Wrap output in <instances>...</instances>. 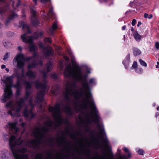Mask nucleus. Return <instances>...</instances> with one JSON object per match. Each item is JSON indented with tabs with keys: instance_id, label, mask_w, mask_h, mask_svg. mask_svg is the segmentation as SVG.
Listing matches in <instances>:
<instances>
[{
	"instance_id": "nucleus-1",
	"label": "nucleus",
	"mask_w": 159,
	"mask_h": 159,
	"mask_svg": "<svg viewBox=\"0 0 159 159\" xmlns=\"http://www.w3.org/2000/svg\"><path fill=\"white\" fill-rule=\"evenodd\" d=\"M52 67L53 65L50 62H48L46 65V69H44L42 71V73L44 78L42 83L39 82V80L35 83L36 89H42L38 93L34 103H33V98L32 97L31 98L29 103L32 108L34 107L35 105L40 103L42 101L43 99L44 95L48 90L49 87L46 86L47 81L45 78L47 77V73L51 71Z\"/></svg>"
},
{
	"instance_id": "nucleus-2",
	"label": "nucleus",
	"mask_w": 159,
	"mask_h": 159,
	"mask_svg": "<svg viewBox=\"0 0 159 159\" xmlns=\"http://www.w3.org/2000/svg\"><path fill=\"white\" fill-rule=\"evenodd\" d=\"M24 84L26 86V96L21 97L16 100L14 103L11 102H8L6 105V107H9L10 109L8 111L7 114L12 116H19L20 112L25 106V102L27 100L31 93L30 89L31 87V83L27 81L24 82Z\"/></svg>"
},
{
	"instance_id": "nucleus-3",
	"label": "nucleus",
	"mask_w": 159,
	"mask_h": 159,
	"mask_svg": "<svg viewBox=\"0 0 159 159\" xmlns=\"http://www.w3.org/2000/svg\"><path fill=\"white\" fill-rule=\"evenodd\" d=\"M13 77L11 75L9 76H4L2 79V85L4 87V93L0 98V101L4 103L10 99L12 97L13 93L11 88L13 86Z\"/></svg>"
},
{
	"instance_id": "nucleus-4",
	"label": "nucleus",
	"mask_w": 159,
	"mask_h": 159,
	"mask_svg": "<svg viewBox=\"0 0 159 159\" xmlns=\"http://www.w3.org/2000/svg\"><path fill=\"white\" fill-rule=\"evenodd\" d=\"M25 59L24 54L22 53L18 54L13 61V65L18 68L22 70L21 73L19 72L17 68L14 69V73L12 75L13 77H16L19 80H23L25 77L23 68L25 64Z\"/></svg>"
},
{
	"instance_id": "nucleus-5",
	"label": "nucleus",
	"mask_w": 159,
	"mask_h": 159,
	"mask_svg": "<svg viewBox=\"0 0 159 159\" xmlns=\"http://www.w3.org/2000/svg\"><path fill=\"white\" fill-rule=\"evenodd\" d=\"M71 63L73 68L72 69L70 64H69L66 66L64 71L65 76L73 78L76 80H81L83 75L81 69L76 65L73 59L71 60Z\"/></svg>"
},
{
	"instance_id": "nucleus-6",
	"label": "nucleus",
	"mask_w": 159,
	"mask_h": 159,
	"mask_svg": "<svg viewBox=\"0 0 159 159\" xmlns=\"http://www.w3.org/2000/svg\"><path fill=\"white\" fill-rule=\"evenodd\" d=\"M19 26L20 27H22L24 32H27V33H24L21 36L23 41L29 44V48L30 52H34L36 47L33 42L32 37L29 36L27 35V33H31L28 26L25 24L24 22L21 21L19 23Z\"/></svg>"
},
{
	"instance_id": "nucleus-7",
	"label": "nucleus",
	"mask_w": 159,
	"mask_h": 159,
	"mask_svg": "<svg viewBox=\"0 0 159 159\" xmlns=\"http://www.w3.org/2000/svg\"><path fill=\"white\" fill-rule=\"evenodd\" d=\"M40 58L38 57L36 53H35L33 57H28L26 59V60H31L32 61V63H29L28 65V68L29 69L35 68L37 67V65L38 64H39L41 65H43V64L41 61L40 60Z\"/></svg>"
},
{
	"instance_id": "nucleus-8",
	"label": "nucleus",
	"mask_w": 159,
	"mask_h": 159,
	"mask_svg": "<svg viewBox=\"0 0 159 159\" xmlns=\"http://www.w3.org/2000/svg\"><path fill=\"white\" fill-rule=\"evenodd\" d=\"M39 48L43 49L44 54L46 56L53 55V50L51 46H48L45 49L44 45L42 43H39Z\"/></svg>"
},
{
	"instance_id": "nucleus-9",
	"label": "nucleus",
	"mask_w": 159,
	"mask_h": 159,
	"mask_svg": "<svg viewBox=\"0 0 159 159\" xmlns=\"http://www.w3.org/2000/svg\"><path fill=\"white\" fill-rule=\"evenodd\" d=\"M16 122L9 123L8 124V127L9 129V133L11 134H16L18 130V129L16 126Z\"/></svg>"
},
{
	"instance_id": "nucleus-10",
	"label": "nucleus",
	"mask_w": 159,
	"mask_h": 159,
	"mask_svg": "<svg viewBox=\"0 0 159 159\" xmlns=\"http://www.w3.org/2000/svg\"><path fill=\"white\" fill-rule=\"evenodd\" d=\"M23 115L27 118L31 119L35 115L32 113V110H28L26 107L23 111Z\"/></svg>"
},
{
	"instance_id": "nucleus-11",
	"label": "nucleus",
	"mask_w": 159,
	"mask_h": 159,
	"mask_svg": "<svg viewBox=\"0 0 159 159\" xmlns=\"http://www.w3.org/2000/svg\"><path fill=\"white\" fill-rule=\"evenodd\" d=\"M11 154L9 151L4 149L1 151V158L2 159H10Z\"/></svg>"
},
{
	"instance_id": "nucleus-12",
	"label": "nucleus",
	"mask_w": 159,
	"mask_h": 159,
	"mask_svg": "<svg viewBox=\"0 0 159 159\" xmlns=\"http://www.w3.org/2000/svg\"><path fill=\"white\" fill-rule=\"evenodd\" d=\"M30 12L32 16L31 20L32 23L35 25H37L38 24V21L35 17L36 15L35 10L32 8L30 10Z\"/></svg>"
},
{
	"instance_id": "nucleus-13",
	"label": "nucleus",
	"mask_w": 159,
	"mask_h": 159,
	"mask_svg": "<svg viewBox=\"0 0 159 159\" xmlns=\"http://www.w3.org/2000/svg\"><path fill=\"white\" fill-rule=\"evenodd\" d=\"M17 15L13 11H12L11 14L10 15L8 18L5 22L6 25H7L10 23L11 20L17 17Z\"/></svg>"
},
{
	"instance_id": "nucleus-14",
	"label": "nucleus",
	"mask_w": 159,
	"mask_h": 159,
	"mask_svg": "<svg viewBox=\"0 0 159 159\" xmlns=\"http://www.w3.org/2000/svg\"><path fill=\"white\" fill-rule=\"evenodd\" d=\"M53 153L50 152L48 153L45 159H53V157L52 156ZM43 155L41 154H38L35 156V159H43Z\"/></svg>"
},
{
	"instance_id": "nucleus-15",
	"label": "nucleus",
	"mask_w": 159,
	"mask_h": 159,
	"mask_svg": "<svg viewBox=\"0 0 159 159\" xmlns=\"http://www.w3.org/2000/svg\"><path fill=\"white\" fill-rule=\"evenodd\" d=\"M60 89V88L59 85H54L52 88L51 91L52 93L54 95H56Z\"/></svg>"
},
{
	"instance_id": "nucleus-16",
	"label": "nucleus",
	"mask_w": 159,
	"mask_h": 159,
	"mask_svg": "<svg viewBox=\"0 0 159 159\" xmlns=\"http://www.w3.org/2000/svg\"><path fill=\"white\" fill-rule=\"evenodd\" d=\"M66 134L70 136L71 138L73 139H75L76 138V135L74 133L70 132L69 128L68 127L65 129Z\"/></svg>"
},
{
	"instance_id": "nucleus-17",
	"label": "nucleus",
	"mask_w": 159,
	"mask_h": 159,
	"mask_svg": "<svg viewBox=\"0 0 159 159\" xmlns=\"http://www.w3.org/2000/svg\"><path fill=\"white\" fill-rule=\"evenodd\" d=\"M26 75L30 78L34 79L36 77V73L29 70L26 73Z\"/></svg>"
},
{
	"instance_id": "nucleus-18",
	"label": "nucleus",
	"mask_w": 159,
	"mask_h": 159,
	"mask_svg": "<svg viewBox=\"0 0 159 159\" xmlns=\"http://www.w3.org/2000/svg\"><path fill=\"white\" fill-rule=\"evenodd\" d=\"M43 32L40 31L39 33L35 32L34 33L33 37L35 39H37L39 37H41L43 36Z\"/></svg>"
},
{
	"instance_id": "nucleus-19",
	"label": "nucleus",
	"mask_w": 159,
	"mask_h": 159,
	"mask_svg": "<svg viewBox=\"0 0 159 159\" xmlns=\"http://www.w3.org/2000/svg\"><path fill=\"white\" fill-rule=\"evenodd\" d=\"M20 0H15L13 1L12 6L14 9L18 7L20 5Z\"/></svg>"
},
{
	"instance_id": "nucleus-20",
	"label": "nucleus",
	"mask_w": 159,
	"mask_h": 159,
	"mask_svg": "<svg viewBox=\"0 0 159 159\" xmlns=\"http://www.w3.org/2000/svg\"><path fill=\"white\" fill-rule=\"evenodd\" d=\"M134 36L137 41H139L141 40V36L136 31L134 32Z\"/></svg>"
},
{
	"instance_id": "nucleus-21",
	"label": "nucleus",
	"mask_w": 159,
	"mask_h": 159,
	"mask_svg": "<svg viewBox=\"0 0 159 159\" xmlns=\"http://www.w3.org/2000/svg\"><path fill=\"white\" fill-rule=\"evenodd\" d=\"M22 80H17L16 84L15 85H13V87H14L16 89H21V83L20 81Z\"/></svg>"
},
{
	"instance_id": "nucleus-22",
	"label": "nucleus",
	"mask_w": 159,
	"mask_h": 159,
	"mask_svg": "<svg viewBox=\"0 0 159 159\" xmlns=\"http://www.w3.org/2000/svg\"><path fill=\"white\" fill-rule=\"evenodd\" d=\"M57 25L56 23L53 24L52 28L50 30V34H53L54 31L57 28Z\"/></svg>"
},
{
	"instance_id": "nucleus-23",
	"label": "nucleus",
	"mask_w": 159,
	"mask_h": 159,
	"mask_svg": "<svg viewBox=\"0 0 159 159\" xmlns=\"http://www.w3.org/2000/svg\"><path fill=\"white\" fill-rule=\"evenodd\" d=\"M133 51L134 55L137 56L140 54V51L136 48H133Z\"/></svg>"
},
{
	"instance_id": "nucleus-24",
	"label": "nucleus",
	"mask_w": 159,
	"mask_h": 159,
	"mask_svg": "<svg viewBox=\"0 0 159 159\" xmlns=\"http://www.w3.org/2000/svg\"><path fill=\"white\" fill-rule=\"evenodd\" d=\"M51 78L56 79L57 78V74L54 72H52L51 74Z\"/></svg>"
},
{
	"instance_id": "nucleus-25",
	"label": "nucleus",
	"mask_w": 159,
	"mask_h": 159,
	"mask_svg": "<svg viewBox=\"0 0 159 159\" xmlns=\"http://www.w3.org/2000/svg\"><path fill=\"white\" fill-rule=\"evenodd\" d=\"M56 155L57 157L56 159H61L63 157V156L58 152L56 153Z\"/></svg>"
},
{
	"instance_id": "nucleus-26",
	"label": "nucleus",
	"mask_w": 159,
	"mask_h": 159,
	"mask_svg": "<svg viewBox=\"0 0 159 159\" xmlns=\"http://www.w3.org/2000/svg\"><path fill=\"white\" fill-rule=\"evenodd\" d=\"M49 0H41L40 2L41 3H44L46 2H47ZM34 2L35 3V5H37V0H33Z\"/></svg>"
},
{
	"instance_id": "nucleus-27",
	"label": "nucleus",
	"mask_w": 159,
	"mask_h": 159,
	"mask_svg": "<svg viewBox=\"0 0 159 159\" xmlns=\"http://www.w3.org/2000/svg\"><path fill=\"white\" fill-rule=\"evenodd\" d=\"M44 41L45 43L48 42L51 43H52V39L49 38H45L44 39Z\"/></svg>"
},
{
	"instance_id": "nucleus-28",
	"label": "nucleus",
	"mask_w": 159,
	"mask_h": 159,
	"mask_svg": "<svg viewBox=\"0 0 159 159\" xmlns=\"http://www.w3.org/2000/svg\"><path fill=\"white\" fill-rule=\"evenodd\" d=\"M124 151H125V152H126V153H128V155L127 157H131L130 153V152H129V150L127 148H124Z\"/></svg>"
},
{
	"instance_id": "nucleus-29",
	"label": "nucleus",
	"mask_w": 159,
	"mask_h": 159,
	"mask_svg": "<svg viewBox=\"0 0 159 159\" xmlns=\"http://www.w3.org/2000/svg\"><path fill=\"white\" fill-rule=\"evenodd\" d=\"M139 62H140V64L141 65H142L143 66H144L145 67H146L147 66V65L145 61H144L140 59L139 60Z\"/></svg>"
},
{
	"instance_id": "nucleus-30",
	"label": "nucleus",
	"mask_w": 159,
	"mask_h": 159,
	"mask_svg": "<svg viewBox=\"0 0 159 159\" xmlns=\"http://www.w3.org/2000/svg\"><path fill=\"white\" fill-rule=\"evenodd\" d=\"M144 16L145 18H148L149 19H150L152 18V16L151 14L148 15V14L145 13Z\"/></svg>"
},
{
	"instance_id": "nucleus-31",
	"label": "nucleus",
	"mask_w": 159,
	"mask_h": 159,
	"mask_svg": "<svg viewBox=\"0 0 159 159\" xmlns=\"http://www.w3.org/2000/svg\"><path fill=\"white\" fill-rule=\"evenodd\" d=\"M16 95L17 96H19L20 95L21 93V89H16Z\"/></svg>"
},
{
	"instance_id": "nucleus-32",
	"label": "nucleus",
	"mask_w": 159,
	"mask_h": 159,
	"mask_svg": "<svg viewBox=\"0 0 159 159\" xmlns=\"http://www.w3.org/2000/svg\"><path fill=\"white\" fill-rule=\"evenodd\" d=\"M54 13L53 11V10L52 9H51L48 13V17H49L50 16H53Z\"/></svg>"
},
{
	"instance_id": "nucleus-33",
	"label": "nucleus",
	"mask_w": 159,
	"mask_h": 159,
	"mask_svg": "<svg viewBox=\"0 0 159 159\" xmlns=\"http://www.w3.org/2000/svg\"><path fill=\"white\" fill-rule=\"evenodd\" d=\"M10 53L9 52H7L5 55L4 56L3 60H4L7 59L9 56Z\"/></svg>"
},
{
	"instance_id": "nucleus-34",
	"label": "nucleus",
	"mask_w": 159,
	"mask_h": 159,
	"mask_svg": "<svg viewBox=\"0 0 159 159\" xmlns=\"http://www.w3.org/2000/svg\"><path fill=\"white\" fill-rule=\"evenodd\" d=\"M11 44L10 43H9V42H5L4 43V46L6 47V48H8L9 46Z\"/></svg>"
},
{
	"instance_id": "nucleus-35",
	"label": "nucleus",
	"mask_w": 159,
	"mask_h": 159,
	"mask_svg": "<svg viewBox=\"0 0 159 159\" xmlns=\"http://www.w3.org/2000/svg\"><path fill=\"white\" fill-rule=\"evenodd\" d=\"M59 67L61 70H62L63 68V65L62 62H60L59 63Z\"/></svg>"
},
{
	"instance_id": "nucleus-36",
	"label": "nucleus",
	"mask_w": 159,
	"mask_h": 159,
	"mask_svg": "<svg viewBox=\"0 0 159 159\" xmlns=\"http://www.w3.org/2000/svg\"><path fill=\"white\" fill-rule=\"evenodd\" d=\"M138 153L139 155H143V150L139 149L138 151Z\"/></svg>"
},
{
	"instance_id": "nucleus-37",
	"label": "nucleus",
	"mask_w": 159,
	"mask_h": 159,
	"mask_svg": "<svg viewBox=\"0 0 159 159\" xmlns=\"http://www.w3.org/2000/svg\"><path fill=\"white\" fill-rule=\"evenodd\" d=\"M136 70V72L138 73H140L142 71V69L141 68H137Z\"/></svg>"
},
{
	"instance_id": "nucleus-38",
	"label": "nucleus",
	"mask_w": 159,
	"mask_h": 159,
	"mask_svg": "<svg viewBox=\"0 0 159 159\" xmlns=\"http://www.w3.org/2000/svg\"><path fill=\"white\" fill-rule=\"evenodd\" d=\"M64 143L65 140H64L60 139L59 140V144L60 146H61L62 144V143Z\"/></svg>"
},
{
	"instance_id": "nucleus-39",
	"label": "nucleus",
	"mask_w": 159,
	"mask_h": 159,
	"mask_svg": "<svg viewBox=\"0 0 159 159\" xmlns=\"http://www.w3.org/2000/svg\"><path fill=\"white\" fill-rule=\"evenodd\" d=\"M155 47L157 49H159V42H156L155 44Z\"/></svg>"
},
{
	"instance_id": "nucleus-40",
	"label": "nucleus",
	"mask_w": 159,
	"mask_h": 159,
	"mask_svg": "<svg viewBox=\"0 0 159 159\" xmlns=\"http://www.w3.org/2000/svg\"><path fill=\"white\" fill-rule=\"evenodd\" d=\"M137 62L136 61H134L132 65V67L134 68H135L137 67Z\"/></svg>"
},
{
	"instance_id": "nucleus-41",
	"label": "nucleus",
	"mask_w": 159,
	"mask_h": 159,
	"mask_svg": "<svg viewBox=\"0 0 159 159\" xmlns=\"http://www.w3.org/2000/svg\"><path fill=\"white\" fill-rule=\"evenodd\" d=\"M128 157L125 155H123L120 157V159H127Z\"/></svg>"
},
{
	"instance_id": "nucleus-42",
	"label": "nucleus",
	"mask_w": 159,
	"mask_h": 159,
	"mask_svg": "<svg viewBox=\"0 0 159 159\" xmlns=\"http://www.w3.org/2000/svg\"><path fill=\"white\" fill-rule=\"evenodd\" d=\"M94 82V79H90L89 80V83L90 84H93Z\"/></svg>"
},
{
	"instance_id": "nucleus-43",
	"label": "nucleus",
	"mask_w": 159,
	"mask_h": 159,
	"mask_svg": "<svg viewBox=\"0 0 159 159\" xmlns=\"http://www.w3.org/2000/svg\"><path fill=\"white\" fill-rule=\"evenodd\" d=\"M136 23V20H135V19H133L132 20V23H131L132 25L133 26H134L135 25Z\"/></svg>"
},
{
	"instance_id": "nucleus-44",
	"label": "nucleus",
	"mask_w": 159,
	"mask_h": 159,
	"mask_svg": "<svg viewBox=\"0 0 159 159\" xmlns=\"http://www.w3.org/2000/svg\"><path fill=\"white\" fill-rule=\"evenodd\" d=\"M6 67V66L5 65L3 64L1 66V68L2 69H3L5 68Z\"/></svg>"
},
{
	"instance_id": "nucleus-45",
	"label": "nucleus",
	"mask_w": 159,
	"mask_h": 159,
	"mask_svg": "<svg viewBox=\"0 0 159 159\" xmlns=\"http://www.w3.org/2000/svg\"><path fill=\"white\" fill-rule=\"evenodd\" d=\"M64 58L67 61H68L69 60V58L66 56H65L64 57Z\"/></svg>"
},
{
	"instance_id": "nucleus-46",
	"label": "nucleus",
	"mask_w": 159,
	"mask_h": 159,
	"mask_svg": "<svg viewBox=\"0 0 159 159\" xmlns=\"http://www.w3.org/2000/svg\"><path fill=\"white\" fill-rule=\"evenodd\" d=\"M142 24V23L140 22H138V23L137 24V26L138 27H139L140 25H141Z\"/></svg>"
},
{
	"instance_id": "nucleus-47",
	"label": "nucleus",
	"mask_w": 159,
	"mask_h": 159,
	"mask_svg": "<svg viewBox=\"0 0 159 159\" xmlns=\"http://www.w3.org/2000/svg\"><path fill=\"white\" fill-rule=\"evenodd\" d=\"M18 50H19L20 51H21L22 50V48L21 46H19L18 47Z\"/></svg>"
},
{
	"instance_id": "nucleus-48",
	"label": "nucleus",
	"mask_w": 159,
	"mask_h": 159,
	"mask_svg": "<svg viewBox=\"0 0 159 159\" xmlns=\"http://www.w3.org/2000/svg\"><path fill=\"white\" fill-rule=\"evenodd\" d=\"M25 125V124L24 122H22L21 124V125L22 127L24 126Z\"/></svg>"
},
{
	"instance_id": "nucleus-49",
	"label": "nucleus",
	"mask_w": 159,
	"mask_h": 159,
	"mask_svg": "<svg viewBox=\"0 0 159 159\" xmlns=\"http://www.w3.org/2000/svg\"><path fill=\"white\" fill-rule=\"evenodd\" d=\"M125 28H126V26H124L122 27V30H125Z\"/></svg>"
},
{
	"instance_id": "nucleus-50",
	"label": "nucleus",
	"mask_w": 159,
	"mask_h": 159,
	"mask_svg": "<svg viewBox=\"0 0 159 159\" xmlns=\"http://www.w3.org/2000/svg\"><path fill=\"white\" fill-rule=\"evenodd\" d=\"M5 70H6V71L7 72H9V70L8 68H6L5 69Z\"/></svg>"
},
{
	"instance_id": "nucleus-51",
	"label": "nucleus",
	"mask_w": 159,
	"mask_h": 159,
	"mask_svg": "<svg viewBox=\"0 0 159 159\" xmlns=\"http://www.w3.org/2000/svg\"><path fill=\"white\" fill-rule=\"evenodd\" d=\"M67 115H69V116H72L73 113H66Z\"/></svg>"
},
{
	"instance_id": "nucleus-52",
	"label": "nucleus",
	"mask_w": 159,
	"mask_h": 159,
	"mask_svg": "<svg viewBox=\"0 0 159 159\" xmlns=\"http://www.w3.org/2000/svg\"><path fill=\"white\" fill-rule=\"evenodd\" d=\"M2 27V24L0 22V28H1Z\"/></svg>"
},
{
	"instance_id": "nucleus-53",
	"label": "nucleus",
	"mask_w": 159,
	"mask_h": 159,
	"mask_svg": "<svg viewBox=\"0 0 159 159\" xmlns=\"http://www.w3.org/2000/svg\"><path fill=\"white\" fill-rule=\"evenodd\" d=\"M134 30V28H133V27H132L131 28V31H133Z\"/></svg>"
},
{
	"instance_id": "nucleus-54",
	"label": "nucleus",
	"mask_w": 159,
	"mask_h": 159,
	"mask_svg": "<svg viewBox=\"0 0 159 159\" xmlns=\"http://www.w3.org/2000/svg\"><path fill=\"white\" fill-rule=\"evenodd\" d=\"M58 49H59V50H61V47H58Z\"/></svg>"
},
{
	"instance_id": "nucleus-55",
	"label": "nucleus",
	"mask_w": 159,
	"mask_h": 159,
	"mask_svg": "<svg viewBox=\"0 0 159 159\" xmlns=\"http://www.w3.org/2000/svg\"><path fill=\"white\" fill-rule=\"evenodd\" d=\"M127 57L128 58H129V55H128L127 56Z\"/></svg>"
},
{
	"instance_id": "nucleus-56",
	"label": "nucleus",
	"mask_w": 159,
	"mask_h": 159,
	"mask_svg": "<svg viewBox=\"0 0 159 159\" xmlns=\"http://www.w3.org/2000/svg\"><path fill=\"white\" fill-rule=\"evenodd\" d=\"M157 110L158 111H159V106L157 108Z\"/></svg>"
},
{
	"instance_id": "nucleus-57",
	"label": "nucleus",
	"mask_w": 159,
	"mask_h": 159,
	"mask_svg": "<svg viewBox=\"0 0 159 159\" xmlns=\"http://www.w3.org/2000/svg\"><path fill=\"white\" fill-rule=\"evenodd\" d=\"M156 68H158L159 67V66H157V65H156Z\"/></svg>"
},
{
	"instance_id": "nucleus-58",
	"label": "nucleus",
	"mask_w": 159,
	"mask_h": 159,
	"mask_svg": "<svg viewBox=\"0 0 159 159\" xmlns=\"http://www.w3.org/2000/svg\"><path fill=\"white\" fill-rule=\"evenodd\" d=\"M158 116V113H157L156 114V116L157 117V116Z\"/></svg>"
},
{
	"instance_id": "nucleus-59",
	"label": "nucleus",
	"mask_w": 159,
	"mask_h": 159,
	"mask_svg": "<svg viewBox=\"0 0 159 159\" xmlns=\"http://www.w3.org/2000/svg\"><path fill=\"white\" fill-rule=\"evenodd\" d=\"M22 120V119L20 118V121H21Z\"/></svg>"
},
{
	"instance_id": "nucleus-60",
	"label": "nucleus",
	"mask_w": 159,
	"mask_h": 159,
	"mask_svg": "<svg viewBox=\"0 0 159 159\" xmlns=\"http://www.w3.org/2000/svg\"><path fill=\"white\" fill-rule=\"evenodd\" d=\"M157 64L158 65H159V62H157Z\"/></svg>"
},
{
	"instance_id": "nucleus-61",
	"label": "nucleus",
	"mask_w": 159,
	"mask_h": 159,
	"mask_svg": "<svg viewBox=\"0 0 159 159\" xmlns=\"http://www.w3.org/2000/svg\"><path fill=\"white\" fill-rule=\"evenodd\" d=\"M40 108H42V106H40Z\"/></svg>"
},
{
	"instance_id": "nucleus-62",
	"label": "nucleus",
	"mask_w": 159,
	"mask_h": 159,
	"mask_svg": "<svg viewBox=\"0 0 159 159\" xmlns=\"http://www.w3.org/2000/svg\"><path fill=\"white\" fill-rule=\"evenodd\" d=\"M4 0H0V1H4Z\"/></svg>"
},
{
	"instance_id": "nucleus-63",
	"label": "nucleus",
	"mask_w": 159,
	"mask_h": 159,
	"mask_svg": "<svg viewBox=\"0 0 159 159\" xmlns=\"http://www.w3.org/2000/svg\"><path fill=\"white\" fill-rule=\"evenodd\" d=\"M118 151H120V150L119 149H118Z\"/></svg>"
},
{
	"instance_id": "nucleus-64",
	"label": "nucleus",
	"mask_w": 159,
	"mask_h": 159,
	"mask_svg": "<svg viewBox=\"0 0 159 159\" xmlns=\"http://www.w3.org/2000/svg\"><path fill=\"white\" fill-rule=\"evenodd\" d=\"M103 159H105V157H104L103 158Z\"/></svg>"
}]
</instances>
